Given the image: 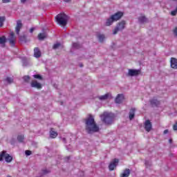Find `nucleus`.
I'll use <instances>...</instances> for the list:
<instances>
[{
	"instance_id": "7",
	"label": "nucleus",
	"mask_w": 177,
	"mask_h": 177,
	"mask_svg": "<svg viewBox=\"0 0 177 177\" xmlns=\"http://www.w3.org/2000/svg\"><path fill=\"white\" fill-rule=\"evenodd\" d=\"M140 74V70L129 69L128 75L129 77H135Z\"/></svg>"
},
{
	"instance_id": "8",
	"label": "nucleus",
	"mask_w": 177,
	"mask_h": 177,
	"mask_svg": "<svg viewBox=\"0 0 177 177\" xmlns=\"http://www.w3.org/2000/svg\"><path fill=\"white\" fill-rule=\"evenodd\" d=\"M118 162H119V160L118 159H113L109 166V168L111 171H114V168H115V167H117V165H118Z\"/></svg>"
},
{
	"instance_id": "23",
	"label": "nucleus",
	"mask_w": 177,
	"mask_h": 177,
	"mask_svg": "<svg viewBox=\"0 0 177 177\" xmlns=\"http://www.w3.org/2000/svg\"><path fill=\"white\" fill-rule=\"evenodd\" d=\"M138 21L140 23H146V21H147V19L145 16H141L138 18Z\"/></svg>"
},
{
	"instance_id": "15",
	"label": "nucleus",
	"mask_w": 177,
	"mask_h": 177,
	"mask_svg": "<svg viewBox=\"0 0 177 177\" xmlns=\"http://www.w3.org/2000/svg\"><path fill=\"white\" fill-rule=\"evenodd\" d=\"M41 50H39V48L37 47L35 48V49H34L35 57H37V58L41 57Z\"/></svg>"
},
{
	"instance_id": "4",
	"label": "nucleus",
	"mask_w": 177,
	"mask_h": 177,
	"mask_svg": "<svg viewBox=\"0 0 177 177\" xmlns=\"http://www.w3.org/2000/svg\"><path fill=\"white\" fill-rule=\"evenodd\" d=\"M5 158L6 162H11L13 158L9 154L6 153V151H3L1 154H0V161H2Z\"/></svg>"
},
{
	"instance_id": "28",
	"label": "nucleus",
	"mask_w": 177,
	"mask_h": 177,
	"mask_svg": "<svg viewBox=\"0 0 177 177\" xmlns=\"http://www.w3.org/2000/svg\"><path fill=\"white\" fill-rule=\"evenodd\" d=\"M3 21H5V17H0V27L3 26Z\"/></svg>"
},
{
	"instance_id": "37",
	"label": "nucleus",
	"mask_w": 177,
	"mask_h": 177,
	"mask_svg": "<svg viewBox=\"0 0 177 177\" xmlns=\"http://www.w3.org/2000/svg\"><path fill=\"white\" fill-rule=\"evenodd\" d=\"M174 33L177 36V28L174 30Z\"/></svg>"
},
{
	"instance_id": "41",
	"label": "nucleus",
	"mask_w": 177,
	"mask_h": 177,
	"mask_svg": "<svg viewBox=\"0 0 177 177\" xmlns=\"http://www.w3.org/2000/svg\"><path fill=\"white\" fill-rule=\"evenodd\" d=\"M26 1L27 0H21V3H26Z\"/></svg>"
},
{
	"instance_id": "36",
	"label": "nucleus",
	"mask_w": 177,
	"mask_h": 177,
	"mask_svg": "<svg viewBox=\"0 0 177 177\" xmlns=\"http://www.w3.org/2000/svg\"><path fill=\"white\" fill-rule=\"evenodd\" d=\"M3 3H8V2H10V0H2Z\"/></svg>"
},
{
	"instance_id": "32",
	"label": "nucleus",
	"mask_w": 177,
	"mask_h": 177,
	"mask_svg": "<svg viewBox=\"0 0 177 177\" xmlns=\"http://www.w3.org/2000/svg\"><path fill=\"white\" fill-rule=\"evenodd\" d=\"M24 80L26 81V82H28V81L30 80V76H24Z\"/></svg>"
},
{
	"instance_id": "24",
	"label": "nucleus",
	"mask_w": 177,
	"mask_h": 177,
	"mask_svg": "<svg viewBox=\"0 0 177 177\" xmlns=\"http://www.w3.org/2000/svg\"><path fill=\"white\" fill-rule=\"evenodd\" d=\"M46 38V33H39L38 35V39L40 40L45 39Z\"/></svg>"
},
{
	"instance_id": "9",
	"label": "nucleus",
	"mask_w": 177,
	"mask_h": 177,
	"mask_svg": "<svg viewBox=\"0 0 177 177\" xmlns=\"http://www.w3.org/2000/svg\"><path fill=\"white\" fill-rule=\"evenodd\" d=\"M30 85L32 88H37V89H41L42 88L41 83L37 82V80H32Z\"/></svg>"
},
{
	"instance_id": "26",
	"label": "nucleus",
	"mask_w": 177,
	"mask_h": 177,
	"mask_svg": "<svg viewBox=\"0 0 177 177\" xmlns=\"http://www.w3.org/2000/svg\"><path fill=\"white\" fill-rule=\"evenodd\" d=\"M5 42H6V37H5V36L1 37H0V44L1 45H3V44H5Z\"/></svg>"
},
{
	"instance_id": "27",
	"label": "nucleus",
	"mask_w": 177,
	"mask_h": 177,
	"mask_svg": "<svg viewBox=\"0 0 177 177\" xmlns=\"http://www.w3.org/2000/svg\"><path fill=\"white\" fill-rule=\"evenodd\" d=\"M17 140L19 142H23V140H24V136H23V135L18 136Z\"/></svg>"
},
{
	"instance_id": "25",
	"label": "nucleus",
	"mask_w": 177,
	"mask_h": 177,
	"mask_svg": "<svg viewBox=\"0 0 177 177\" xmlns=\"http://www.w3.org/2000/svg\"><path fill=\"white\" fill-rule=\"evenodd\" d=\"M97 38H98L100 42H103L105 37H104V35H98Z\"/></svg>"
},
{
	"instance_id": "1",
	"label": "nucleus",
	"mask_w": 177,
	"mask_h": 177,
	"mask_svg": "<svg viewBox=\"0 0 177 177\" xmlns=\"http://www.w3.org/2000/svg\"><path fill=\"white\" fill-rule=\"evenodd\" d=\"M86 131L88 133L99 132V126L96 124L95 118L92 115H89V116L86 119Z\"/></svg>"
},
{
	"instance_id": "43",
	"label": "nucleus",
	"mask_w": 177,
	"mask_h": 177,
	"mask_svg": "<svg viewBox=\"0 0 177 177\" xmlns=\"http://www.w3.org/2000/svg\"><path fill=\"white\" fill-rule=\"evenodd\" d=\"M169 143H172V139L169 140Z\"/></svg>"
},
{
	"instance_id": "34",
	"label": "nucleus",
	"mask_w": 177,
	"mask_h": 177,
	"mask_svg": "<svg viewBox=\"0 0 177 177\" xmlns=\"http://www.w3.org/2000/svg\"><path fill=\"white\" fill-rule=\"evenodd\" d=\"M173 129L174 131H177V122H176V124H174Z\"/></svg>"
},
{
	"instance_id": "17",
	"label": "nucleus",
	"mask_w": 177,
	"mask_h": 177,
	"mask_svg": "<svg viewBox=\"0 0 177 177\" xmlns=\"http://www.w3.org/2000/svg\"><path fill=\"white\" fill-rule=\"evenodd\" d=\"M151 104L153 107L160 106V101H158L157 99L153 98L151 100Z\"/></svg>"
},
{
	"instance_id": "45",
	"label": "nucleus",
	"mask_w": 177,
	"mask_h": 177,
	"mask_svg": "<svg viewBox=\"0 0 177 177\" xmlns=\"http://www.w3.org/2000/svg\"><path fill=\"white\" fill-rule=\"evenodd\" d=\"M63 142H66V138L62 139Z\"/></svg>"
},
{
	"instance_id": "16",
	"label": "nucleus",
	"mask_w": 177,
	"mask_h": 177,
	"mask_svg": "<svg viewBox=\"0 0 177 177\" xmlns=\"http://www.w3.org/2000/svg\"><path fill=\"white\" fill-rule=\"evenodd\" d=\"M50 138H51L52 139L57 138V132H56L54 129H51L50 131Z\"/></svg>"
},
{
	"instance_id": "44",
	"label": "nucleus",
	"mask_w": 177,
	"mask_h": 177,
	"mask_svg": "<svg viewBox=\"0 0 177 177\" xmlns=\"http://www.w3.org/2000/svg\"><path fill=\"white\" fill-rule=\"evenodd\" d=\"M44 174H48V171L46 170H44Z\"/></svg>"
},
{
	"instance_id": "31",
	"label": "nucleus",
	"mask_w": 177,
	"mask_h": 177,
	"mask_svg": "<svg viewBox=\"0 0 177 177\" xmlns=\"http://www.w3.org/2000/svg\"><path fill=\"white\" fill-rule=\"evenodd\" d=\"M34 78H36L37 80H42V76L40 75H33Z\"/></svg>"
},
{
	"instance_id": "29",
	"label": "nucleus",
	"mask_w": 177,
	"mask_h": 177,
	"mask_svg": "<svg viewBox=\"0 0 177 177\" xmlns=\"http://www.w3.org/2000/svg\"><path fill=\"white\" fill-rule=\"evenodd\" d=\"M6 81L8 83V84H12V82H13V79L12 77H7L6 79Z\"/></svg>"
},
{
	"instance_id": "5",
	"label": "nucleus",
	"mask_w": 177,
	"mask_h": 177,
	"mask_svg": "<svg viewBox=\"0 0 177 177\" xmlns=\"http://www.w3.org/2000/svg\"><path fill=\"white\" fill-rule=\"evenodd\" d=\"M125 28V21H122L118 24L116 28L113 30V35H115L118 32V31H121Z\"/></svg>"
},
{
	"instance_id": "30",
	"label": "nucleus",
	"mask_w": 177,
	"mask_h": 177,
	"mask_svg": "<svg viewBox=\"0 0 177 177\" xmlns=\"http://www.w3.org/2000/svg\"><path fill=\"white\" fill-rule=\"evenodd\" d=\"M73 46L75 49H78L80 48V44L78 43H73Z\"/></svg>"
},
{
	"instance_id": "2",
	"label": "nucleus",
	"mask_w": 177,
	"mask_h": 177,
	"mask_svg": "<svg viewBox=\"0 0 177 177\" xmlns=\"http://www.w3.org/2000/svg\"><path fill=\"white\" fill-rule=\"evenodd\" d=\"M102 121L106 124V125H109V124H112L113 121H114V114L112 113L104 112L103 115H100Z\"/></svg>"
},
{
	"instance_id": "35",
	"label": "nucleus",
	"mask_w": 177,
	"mask_h": 177,
	"mask_svg": "<svg viewBox=\"0 0 177 177\" xmlns=\"http://www.w3.org/2000/svg\"><path fill=\"white\" fill-rule=\"evenodd\" d=\"M25 153L26 156H31V151L27 150Z\"/></svg>"
},
{
	"instance_id": "10",
	"label": "nucleus",
	"mask_w": 177,
	"mask_h": 177,
	"mask_svg": "<svg viewBox=\"0 0 177 177\" xmlns=\"http://www.w3.org/2000/svg\"><path fill=\"white\" fill-rule=\"evenodd\" d=\"M123 15L124 14L122 12H118L112 15L111 17L115 21H117V20H120V19L122 17Z\"/></svg>"
},
{
	"instance_id": "42",
	"label": "nucleus",
	"mask_w": 177,
	"mask_h": 177,
	"mask_svg": "<svg viewBox=\"0 0 177 177\" xmlns=\"http://www.w3.org/2000/svg\"><path fill=\"white\" fill-rule=\"evenodd\" d=\"M64 2H70L71 0H64Z\"/></svg>"
},
{
	"instance_id": "13",
	"label": "nucleus",
	"mask_w": 177,
	"mask_h": 177,
	"mask_svg": "<svg viewBox=\"0 0 177 177\" xmlns=\"http://www.w3.org/2000/svg\"><path fill=\"white\" fill-rule=\"evenodd\" d=\"M171 67L174 70H177V59L174 57L171 58Z\"/></svg>"
},
{
	"instance_id": "12",
	"label": "nucleus",
	"mask_w": 177,
	"mask_h": 177,
	"mask_svg": "<svg viewBox=\"0 0 177 177\" xmlns=\"http://www.w3.org/2000/svg\"><path fill=\"white\" fill-rule=\"evenodd\" d=\"M21 27H23V24H21V21H17V26L15 28V31H16L17 35H19V34L20 32V30H21Z\"/></svg>"
},
{
	"instance_id": "20",
	"label": "nucleus",
	"mask_w": 177,
	"mask_h": 177,
	"mask_svg": "<svg viewBox=\"0 0 177 177\" xmlns=\"http://www.w3.org/2000/svg\"><path fill=\"white\" fill-rule=\"evenodd\" d=\"M135 108H133L130 110L129 116V120H132L133 117H135Z\"/></svg>"
},
{
	"instance_id": "22",
	"label": "nucleus",
	"mask_w": 177,
	"mask_h": 177,
	"mask_svg": "<svg viewBox=\"0 0 177 177\" xmlns=\"http://www.w3.org/2000/svg\"><path fill=\"white\" fill-rule=\"evenodd\" d=\"M111 95L109 93L102 95L99 97L100 100H107L110 97Z\"/></svg>"
},
{
	"instance_id": "33",
	"label": "nucleus",
	"mask_w": 177,
	"mask_h": 177,
	"mask_svg": "<svg viewBox=\"0 0 177 177\" xmlns=\"http://www.w3.org/2000/svg\"><path fill=\"white\" fill-rule=\"evenodd\" d=\"M176 13H177V11L176 10L171 11V16H176Z\"/></svg>"
},
{
	"instance_id": "19",
	"label": "nucleus",
	"mask_w": 177,
	"mask_h": 177,
	"mask_svg": "<svg viewBox=\"0 0 177 177\" xmlns=\"http://www.w3.org/2000/svg\"><path fill=\"white\" fill-rule=\"evenodd\" d=\"M115 21L112 17L106 19V21L105 23V26H110L111 24H113V22Z\"/></svg>"
},
{
	"instance_id": "38",
	"label": "nucleus",
	"mask_w": 177,
	"mask_h": 177,
	"mask_svg": "<svg viewBox=\"0 0 177 177\" xmlns=\"http://www.w3.org/2000/svg\"><path fill=\"white\" fill-rule=\"evenodd\" d=\"M168 132H169L168 129H166V130L164 131L163 133L165 135H167V133H168Z\"/></svg>"
},
{
	"instance_id": "21",
	"label": "nucleus",
	"mask_w": 177,
	"mask_h": 177,
	"mask_svg": "<svg viewBox=\"0 0 177 177\" xmlns=\"http://www.w3.org/2000/svg\"><path fill=\"white\" fill-rule=\"evenodd\" d=\"M53 49H63V44L60 43H56L53 45Z\"/></svg>"
},
{
	"instance_id": "6",
	"label": "nucleus",
	"mask_w": 177,
	"mask_h": 177,
	"mask_svg": "<svg viewBox=\"0 0 177 177\" xmlns=\"http://www.w3.org/2000/svg\"><path fill=\"white\" fill-rule=\"evenodd\" d=\"M8 41L11 46H15V45H16V37H15V33L13 32L10 33Z\"/></svg>"
},
{
	"instance_id": "18",
	"label": "nucleus",
	"mask_w": 177,
	"mask_h": 177,
	"mask_svg": "<svg viewBox=\"0 0 177 177\" xmlns=\"http://www.w3.org/2000/svg\"><path fill=\"white\" fill-rule=\"evenodd\" d=\"M131 174V171H129V169H126L123 173L120 175V177H128Z\"/></svg>"
},
{
	"instance_id": "39",
	"label": "nucleus",
	"mask_w": 177,
	"mask_h": 177,
	"mask_svg": "<svg viewBox=\"0 0 177 177\" xmlns=\"http://www.w3.org/2000/svg\"><path fill=\"white\" fill-rule=\"evenodd\" d=\"M145 165H146L147 167H149V165H150V164H149V162L145 161Z\"/></svg>"
},
{
	"instance_id": "14",
	"label": "nucleus",
	"mask_w": 177,
	"mask_h": 177,
	"mask_svg": "<svg viewBox=\"0 0 177 177\" xmlns=\"http://www.w3.org/2000/svg\"><path fill=\"white\" fill-rule=\"evenodd\" d=\"M122 100H124V95L118 94L115 98V103H122Z\"/></svg>"
},
{
	"instance_id": "3",
	"label": "nucleus",
	"mask_w": 177,
	"mask_h": 177,
	"mask_svg": "<svg viewBox=\"0 0 177 177\" xmlns=\"http://www.w3.org/2000/svg\"><path fill=\"white\" fill-rule=\"evenodd\" d=\"M55 20L59 26L64 27L67 24L68 17L64 13H61L56 16Z\"/></svg>"
},
{
	"instance_id": "40",
	"label": "nucleus",
	"mask_w": 177,
	"mask_h": 177,
	"mask_svg": "<svg viewBox=\"0 0 177 177\" xmlns=\"http://www.w3.org/2000/svg\"><path fill=\"white\" fill-rule=\"evenodd\" d=\"M34 32V28H30V32Z\"/></svg>"
},
{
	"instance_id": "11",
	"label": "nucleus",
	"mask_w": 177,
	"mask_h": 177,
	"mask_svg": "<svg viewBox=\"0 0 177 177\" xmlns=\"http://www.w3.org/2000/svg\"><path fill=\"white\" fill-rule=\"evenodd\" d=\"M145 129L147 131V132H150V131H151V122H150V120H146L145 122Z\"/></svg>"
}]
</instances>
